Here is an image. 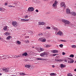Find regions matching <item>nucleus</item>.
Masks as SVG:
<instances>
[{
    "mask_svg": "<svg viewBox=\"0 0 76 76\" xmlns=\"http://www.w3.org/2000/svg\"><path fill=\"white\" fill-rule=\"evenodd\" d=\"M48 52H44L40 54V56L41 57H47L48 56Z\"/></svg>",
    "mask_w": 76,
    "mask_h": 76,
    "instance_id": "obj_1",
    "label": "nucleus"
},
{
    "mask_svg": "<svg viewBox=\"0 0 76 76\" xmlns=\"http://www.w3.org/2000/svg\"><path fill=\"white\" fill-rule=\"evenodd\" d=\"M10 71L9 68H3L2 69V72H3L4 73H7L8 72Z\"/></svg>",
    "mask_w": 76,
    "mask_h": 76,
    "instance_id": "obj_2",
    "label": "nucleus"
},
{
    "mask_svg": "<svg viewBox=\"0 0 76 76\" xmlns=\"http://www.w3.org/2000/svg\"><path fill=\"white\" fill-rule=\"evenodd\" d=\"M60 6L61 7H64V9H66V4L64 2H61L60 3Z\"/></svg>",
    "mask_w": 76,
    "mask_h": 76,
    "instance_id": "obj_3",
    "label": "nucleus"
},
{
    "mask_svg": "<svg viewBox=\"0 0 76 76\" xmlns=\"http://www.w3.org/2000/svg\"><path fill=\"white\" fill-rule=\"evenodd\" d=\"M62 21L63 22H64L65 24H66V25H69V24H70V22L67 20L62 19Z\"/></svg>",
    "mask_w": 76,
    "mask_h": 76,
    "instance_id": "obj_4",
    "label": "nucleus"
},
{
    "mask_svg": "<svg viewBox=\"0 0 76 76\" xmlns=\"http://www.w3.org/2000/svg\"><path fill=\"white\" fill-rule=\"evenodd\" d=\"M12 25L15 27L18 26V23H17V22L15 21H13L12 22Z\"/></svg>",
    "mask_w": 76,
    "mask_h": 76,
    "instance_id": "obj_5",
    "label": "nucleus"
},
{
    "mask_svg": "<svg viewBox=\"0 0 76 76\" xmlns=\"http://www.w3.org/2000/svg\"><path fill=\"white\" fill-rule=\"evenodd\" d=\"M52 1L54 2V3L53 4L52 6L53 7H55V6L57 5V4L58 2L57 1L55 0H52Z\"/></svg>",
    "mask_w": 76,
    "mask_h": 76,
    "instance_id": "obj_6",
    "label": "nucleus"
},
{
    "mask_svg": "<svg viewBox=\"0 0 76 76\" xmlns=\"http://www.w3.org/2000/svg\"><path fill=\"white\" fill-rule=\"evenodd\" d=\"M66 13L67 14H70L71 13L70 10L69 8H67L66 10Z\"/></svg>",
    "mask_w": 76,
    "mask_h": 76,
    "instance_id": "obj_7",
    "label": "nucleus"
},
{
    "mask_svg": "<svg viewBox=\"0 0 76 76\" xmlns=\"http://www.w3.org/2000/svg\"><path fill=\"white\" fill-rule=\"evenodd\" d=\"M28 34L30 35H33V34H34V31L29 30L28 31Z\"/></svg>",
    "mask_w": 76,
    "mask_h": 76,
    "instance_id": "obj_8",
    "label": "nucleus"
},
{
    "mask_svg": "<svg viewBox=\"0 0 76 76\" xmlns=\"http://www.w3.org/2000/svg\"><path fill=\"white\" fill-rule=\"evenodd\" d=\"M34 9L33 7H29L28 9V10L29 12H32L34 10Z\"/></svg>",
    "mask_w": 76,
    "mask_h": 76,
    "instance_id": "obj_9",
    "label": "nucleus"
},
{
    "mask_svg": "<svg viewBox=\"0 0 76 76\" xmlns=\"http://www.w3.org/2000/svg\"><path fill=\"white\" fill-rule=\"evenodd\" d=\"M36 59L37 60H43V61L46 60V59L41 58H37Z\"/></svg>",
    "mask_w": 76,
    "mask_h": 76,
    "instance_id": "obj_10",
    "label": "nucleus"
},
{
    "mask_svg": "<svg viewBox=\"0 0 76 76\" xmlns=\"http://www.w3.org/2000/svg\"><path fill=\"white\" fill-rule=\"evenodd\" d=\"M20 57V55H16L14 56H13V58H18Z\"/></svg>",
    "mask_w": 76,
    "mask_h": 76,
    "instance_id": "obj_11",
    "label": "nucleus"
},
{
    "mask_svg": "<svg viewBox=\"0 0 76 76\" xmlns=\"http://www.w3.org/2000/svg\"><path fill=\"white\" fill-rule=\"evenodd\" d=\"M70 14H71V15H72V16H75L76 15V13L74 12H71Z\"/></svg>",
    "mask_w": 76,
    "mask_h": 76,
    "instance_id": "obj_12",
    "label": "nucleus"
},
{
    "mask_svg": "<svg viewBox=\"0 0 76 76\" xmlns=\"http://www.w3.org/2000/svg\"><path fill=\"white\" fill-rule=\"evenodd\" d=\"M57 34L59 35H61L63 34V32L61 31H59L58 33H57Z\"/></svg>",
    "mask_w": 76,
    "mask_h": 76,
    "instance_id": "obj_13",
    "label": "nucleus"
},
{
    "mask_svg": "<svg viewBox=\"0 0 76 76\" xmlns=\"http://www.w3.org/2000/svg\"><path fill=\"white\" fill-rule=\"evenodd\" d=\"M52 29H54V30H55V31H58V29L55 27V26H52Z\"/></svg>",
    "mask_w": 76,
    "mask_h": 76,
    "instance_id": "obj_14",
    "label": "nucleus"
},
{
    "mask_svg": "<svg viewBox=\"0 0 76 76\" xmlns=\"http://www.w3.org/2000/svg\"><path fill=\"white\" fill-rule=\"evenodd\" d=\"M15 43L17 44H19V45H20V44H21V42H20L19 40H18L17 41H16Z\"/></svg>",
    "mask_w": 76,
    "mask_h": 76,
    "instance_id": "obj_15",
    "label": "nucleus"
},
{
    "mask_svg": "<svg viewBox=\"0 0 76 76\" xmlns=\"http://www.w3.org/2000/svg\"><path fill=\"white\" fill-rule=\"evenodd\" d=\"M39 24L40 25H44L45 24V23H44L43 22H39Z\"/></svg>",
    "mask_w": 76,
    "mask_h": 76,
    "instance_id": "obj_16",
    "label": "nucleus"
},
{
    "mask_svg": "<svg viewBox=\"0 0 76 76\" xmlns=\"http://www.w3.org/2000/svg\"><path fill=\"white\" fill-rule=\"evenodd\" d=\"M25 67L26 68H28V69H29V68L31 67V65L26 64L25 66Z\"/></svg>",
    "mask_w": 76,
    "mask_h": 76,
    "instance_id": "obj_17",
    "label": "nucleus"
},
{
    "mask_svg": "<svg viewBox=\"0 0 76 76\" xmlns=\"http://www.w3.org/2000/svg\"><path fill=\"white\" fill-rule=\"evenodd\" d=\"M22 56H28V53H27L25 52L23 53Z\"/></svg>",
    "mask_w": 76,
    "mask_h": 76,
    "instance_id": "obj_18",
    "label": "nucleus"
},
{
    "mask_svg": "<svg viewBox=\"0 0 76 76\" xmlns=\"http://www.w3.org/2000/svg\"><path fill=\"white\" fill-rule=\"evenodd\" d=\"M19 73L20 75V76H25V75H26V74H25L23 73Z\"/></svg>",
    "mask_w": 76,
    "mask_h": 76,
    "instance_id": "obj_19",
    "label": "nucleus"
},
{
    "mask_svg": "<svg viewBox=\"0 0 76 76\" xmlns=\"http://www.w3.org/2000/svg\"><path fill=\"white\" fill-rule=\"evenodd\" d=\"M53 53H58V50H54L53 51Z\"/></svg>",
    "mask_w": 76,
    "mask_h": 76,
    "instance_id": "obj_20",
    "label": "nucleus"
},
{
    "mask_svg": "<svg viewBox=\"0 0 76 76\" xmlns=\"http://www.w3.org/2000/svg\"><path fill=\"white\" fill-rule=\"evenodd\" d=\"M8 27V26H4L3 28V30L4 31H6L7 29V28Z\"/></svg>",
    "mask_w": 76,
    "mask_h": 76,
    "instance_id": "obj_21",
    "label": "nucleus"
},
{
    "mask_svg": "<svg viewBox=\"0 0 76 76\" xmlns=\"http://www.w3.org/2000/svg\"><path fill=\"white\" fill-rule=\"evenodd\" d=\"M0 11H1V12H4V8H0Z\"/></svg>",
    "mask_w": 76,
    "mask_h": 76,
    "instance_id": "obj_22",
    "label": "nucleus"
},
{
    "mask_svg": "<svg viewBox=\"0 0 76 76\" xmlns=\"http://www.w3.org/2000/svg\"><path fill=\"white\" fill-rule=\"evenodd\" d=\"M55 61H59L60 62L62 61V60H61V59H56Z\"/></svg>",
    "mask_w": 76,
    "mask_h": 76,
    "instance_id": "obj_23",
    "label": "nucleus"
},
{
    "mask_svg": "<svg viewBox=\"0 0 76 76\" xmlns=\"http://www.w3.org/2000/svg\"><path fill=\"white\" fill-rule=\"evenodd\" d=\"M69 58H66V59L64 61H65V62H67V61H68V60L69 61Z\"/></svg>",
    "mask_w": 76,
    "mask_h": 76,
    "instance_id": "obj_24",
    "label": "nucleus"
},
{
    "mask_svg": "<svg viewBox=\"0 0 76 76\" xmlns=\"http://www.w3.org/2000/svg\"><path fill=\"white\" fill-rule=\"evenodd\" d=\"M11 37V36H9L8 37H7V39L9 40L10 39Z\"/></svg>",
    "mask_w": 76,
    "mask_h": 76,
    "instance_id": "obj_25",
    "label": "nucleus"
},
{
    "mask_svg": "<svg viewBox=\"0 0 76 76\" xmlns=\"http://www.w3.org/2000/svg\"><path fill=\"white\" fill-rule=\"evenodd\" d=\"M61 68L64 67H65V65H63V64H61Z\"/></svg>",
    "mask_w": 76,
    "mask_h": 76,
    "instance_id": "obj_26",
    "label": "nucleus"
},
{
    "mask_svg": "<svg viewBox=\"0 0 76 76\" xmlns=\"http://www.w3.org/2000/svg\"><path fill=\"white\" fill-rule=\"evenodd\" d=\"M38 35L40 37H41V36H42V33H40L39 34H38Z\"/></svg>",
    "mask_w": 76,
    "mask_h": 76,
    "instance_id": "obj_27",
    "label": "nucleus"
},
{
    "mask_svg": "<svg viewBox=\"0 0 76 76\" xmlns=\"http://www.w3.org/2000/svg\"><path fill=\"white\" fill-rule=\"evenodd\" d=\"M40 52H41V51H43L44 50V48H40Z\"/></svg>",
    "mask_w": 76,
    "mask_h": 76,
    "instance_id": "obj_28",
    "label": "nucleus"
},
{
    "mask_svg": "<svg viewBox=\"0 0 76 76\" xmlns=\"http://www.w3.org/2000/svg\"><path fill=\"white\" fill-rule=\"evenodd\" d=\"M60 41L61 42H66V40H61Z\"/></svg>",
    "mask_w": 76,
    "mask_h": 76,
    "instance_id": "obj_29",
    "label": "nucleus"
},
{
    "mask_svg": "<svg viewBox=\"0 0 76 76\" xmlns=\"http://www.w3.org/2000/svg\"><path fill=\"white\" fill-rule=\"evenodd\" d=\"M46 41V39H42V41L43 42H45Z\"/></svg>",
    "mask_w": 76,
    "mask_h": 76,
    "instance_id": "obj_30",
    "label": "nucleus"
},
{
    "mask_svg": "<svg viewBox=\"0 0 76 76\" xmlns=\"http://www.w3.org/2000/svg\"><path fill=\"white\" fill-rule=\"evenodd\" d=\"M51 28V27H49L48 26H47L46 28V29H50Z\"/></svg>",
    "mask_w": 76,
    "mask_h": 76,
    "instance_id": "obj_31",
    "label": "nucleus"
},
{
    "mask_svg": "<svg viewBox=\"0 0 76 76\" xmlns=\"http://www.w3.org/2000/svg\"><path fill=\"white\" fill-rule=\"evenodd\" d=\"M43 38L41 37L39 38V40H40V41H41V42H42V39H43Z\"/></svg>",
    "mask_w": 76,
    "mask_h": 76,
    "instance_id": "obj_32",
    "label": "nucleus"
},
{
    "mask_svg": "<svg viewBox=\"0 0 76 76\" xmlns=\"http://www.w3.org/2000/svg\"><path fill=\"white\" fill-rule=\"evenodd\" d=\"M71 58H69V60H68V63H70V61H71Z\"/></svg>",
    "mask_w": 76,
    "mask_h": 76,
    "instance_id": "obj_33",
    "label": "nucleus"
},
{
    "mask_svg": "<svg viewBox=\"0 0 76 76\" xmlns=\"http://www.w3.org/2000/svg\"><path fill=\"white\" fill-rule=\"evenodd\" d=\"M73 62H74V61L71 59V61L70 62V63H73Z\"/></svg>",
    "mask_w": 76,
    "mask_h": 76,
    "instance_id": "obj_34",
    "label": "nucleus"
},
{
    "mask_svg": "<svg viewBox=\"0 0 76 76\" xmlns=\"http://www.w3.org/2000/svg\"><path fill=\"white\" fill-rule=\"evenodd\" d=\"M67 76H73L71 73H68L67 75Z\"/></svg>",
    "mask_w": 76,
    "mask_h": 76,
    "instance_id": "obj_35",
    "label": "nucleus"
},
{
    "mask_svg": "<svg viewBox=\"0 0 76 76\" xmlns=\"http://www.w3.org/2000/svg\"><path fill=\"white\" fill-rule=\"evenodd\" d=\"M28 18V15H26V16H24V19H27Z\"/></svg>",
    "mask_w": 76,
    "mask_h": 76,
    "instance_id": "obj_36",
    "label": "nucleus"
},
{
    "mask_svg": "<svg viewBox=\"0 0 76 76\" xmlns=\"http://www.w3.org/2000/svg\"><path fill=\"white\" fill-rule=\"evenodd\" d=\"M5 35H6V36H8L9 35V33L8 32H6L5 33Z\"/></svg>",
    "mask_w": 76,
    "mask_h": 76,
    "instance_id": "obj_37",
    "label": "nucleus"
},
{
    "mask_svg": "<svg viewBox=\"0 0 76 76\" xmlns=\"http://www.w3.org/2000/svg\"><path fill=\"white\" fill-rule=\"evenodd\" d=\"M70 57H72V58H73L74 57V55L73 54H71L70 56Z\"/></svg>",
    "mask_w": 76,
    "mask_h": 76,
    "instance_id": "obj_38",
    "label": "nucleus"
},
{
    "mask_svg": "<svg viewBox=\"0 0 76 76\" xmlns=\"http://www.w3.org/2000/svg\"><path fill=\"white\" fill-rule=\"evenodd\" d=\"M50 76H54L55 75V74L54 73H52L50 74Z\"/></svg>",
    "mask_w": 76,
    "mask_h": 76,
    "instance_id": "obj_39",
    "label": "nucleus"
},
{
    "mask_svg": "<svg viewBox=\"0 0 76 76\" xmlns=\"http://www.w3.org/2000/svg\"><path fill=\"white\" fill-rule=\"evenodd\" d=\"M29 41V40H24V42H26V43H28Z\"/></svg>",
    "mask_w": 76,
    "mask_h": 76,
    "instance_id": "obj_40",
    "label": "nucleus"
},
{
    "mask_svg": "<svg viewBox=\"0 0 76 76\" xmlns=\"http://www.w3.org/2000/svg\"><path fill=\"white\" fill-rule=\"evenodd\" d=\"M21 20L22 21V22H25V19H21Z\"/></svg>",
    "mask_w": 76,
    "mask_h": 76,
    "instance_id": "obj_41",
    "label": "nucleus"
},
{
    "mask_svg": "<svg viewBox=\"0 0 76 76\" xmlns=\"http://www.w3.org/2000/svg\"><path fill=\"white\" fill-rule=\"evenodd\" d=\"M8 7H15V6H13L12 5H10Z\"/></svg>",
    "mask_w": 76,
    "mask_h": 76,
    "instance_id": "obj_42",
    "label": "nucleus"
},
{
    "mask_svg": "<svg viewBox=\"0 0 76 76\" xmlns=\"http://www.w3.org/2000/svg\"><path fill=\"white\" fill-rule=\"evenodd\" d=\"M45 47H46V48H48V47H50V46L48 45H46Z\"/></svg>",
    "mask_w": 76,
    "mask_h": 76,
    "instance_id": "obj_43",
    "label": "nucleus"
},
{
    "mask_svg": "<svg viewBox=\"0 0 76 76\" xmlns=\"http://www.w3.org/2000/svg\"><path fill=\"white\" fill-rule=\"evenodd\" d=\"M37 50L38 51V52H41V50H40V49H39V48L37 49Z\"/></svg>",
    "mask_w": 76,
    "mask_h": 76,
    "instance_id": "obj_44",
    "label": "nucleus"
},
{
    "mask_svg": "<svg viewBox=\"0 0 76 76\" xmlns=\"http://www.w3.org/2000/svg\"><path fill=\"white\" fill-rule=\"evenodd\" d=\"M72 48H76V45H72Z\"/></svg>",
    "mask_w": 76,
    "mask_h": 76,
    "instance_id": "obj_45",
    "label": "nucleus"
},
{
    "mask_svg": "<svg viewBox=\"0 0 76 76\" xmlns=\"http://www.w3.org/2000/svg\"><path fill=\"white\" fill-rule=\"evenodd\" d=\"M59 46L60 47H63V44H60V45H59Z\"/></svg>",
    "mask_w": 76,
    "mask_h": 76,
    "instance_id": "obj_46",
    "label": "nucleus"
},
{
    "mask_svg": "<svg viewBox=\"0 0 76 76\" xmlns=\"http://www.w3.org/2000/svg\"><path fill=\"white\" fill-rule=\"evenodd\" d=\"M73 26H74V25L72 24H71V27H73Z\"/></svg>",
    "mask_w": 76,
    "mask_h": 76,
    "instance_id": "obj_47",
    "label": "nucleus"
},
{
    "mask_svg": "<svg viewBox=\"0 0 76 76\" xmlns=\"http://www.w3.org/2000/svg\"><path fill=\"white\" fill-rule=\"evenodd\" d=\"M7 57V56H6V55H3L2 56V57Z\"/></svg>",
    "mask_w": 76,
    "mask_h": 76,
    "instance_id": "obj_48",
    "label": "nucleus"
},
{
    "mask_svg": "<svg viewBox=\"0 0 76 76\" xmlns=\"http://www.w3.org/2000/svg\"><path fill=\"white\" fill-rule=\"evenodd\" d=\"M56 55H57V54H53L52 56H56Z\"/></svg>",
    "mask_w": 76,
    "mask_h": 76,
    "instance_id": "obj_49",
    "label": "nucleus"
},
{
    "mask_svg": "<svg viewBox=\"0 0 76 76\" xmlns=\"http://www.w3.org/2000/svg\"><path fill=\"white\" fill-rule=\"evenodd\" d=\"M47 35H48V33H45V35L47 37Z\"/></svg>",
    "mask_w": 76,
    "mask_h": 76,
    "instance_id": "obj_50",
    "label": "nucleus"
},
{
    "mask_svg": "<svg viewBox=\"0 0 76 76\" xmlns=\"http://www.w3.org/2000/svg\"><path fill=\"white\" fill-rule=\"evenodd\" d=\"M7 3H5L4 6H7Z\"/></svg>",
    "mask_w": 76,
    "mask_h": 76,
    "instance_id": "obj_51",
    "label": "nucleus"
},
{
    "mask_svg": "<svg viewBox=\"0 0 76 76\" xmlns=\"http://www.w3.org/2000/svg\"><path fill=\"white\" fill-rule=\"evenodd\" d=\"M65 54H66V53H65L64 52H62L63 55H65Z\"/></svg>",
    "mask_w": 76,
    "mask_h": 76,
    "instance_id": "obj_52",
    "label": "nucleus"
},
{
    "mask_svg": "<svg viewBox=\"0 0 76 76\" xmlns=\"http://www.w3.org/2000/svg\"><path fill=\"white\" fill-rule=\"evenodd\" d=\"M35 11L36 12H39V11H38V10L37 9Z\"/></svg>",
    "mask_w": 76,
    "mask_h": 76,
    "instance_id": "obj_53",
    "label": "nucleus"
},
{
    "mask_svg": "<svg viewBox=\"0 0 76 76\" xmlns=\"http://www.w3.org/2000/svg\"><path fill=\"white\" fill-rule=\"evenodd\" d=\"M40 29H43V28H44L42 26H40Z\"/></svg>",
    "mask_w": 76,
    "mask_h": 76,
    "instance_id": "obj_54",
    "label": "nucleus"
},
{
    "mask_svg": "<svg viewBox=\"0 0 76 76\" xmlns=\"http://www.w3.org/2000/svg\"><path fill=\"white\" fill-rule=\"evenodd\" d=\"M12 57H11L10 56H9L7 57V58H12Z\"/></svg>",
    "mask_w": 76,
    "mask_h": 76,
    "instance_id": "obj_55",
    "label": "nucleus"
},
{
    "mask_svg": "<svg viewBox=\"0 0 76 76\" xmlns=\"http://www.w3.org/2000/svg\"><path fill=\"white\" fill-rule=\"evenodd\" d=\"M58 57H59V56L58 55H56V57L57 58H58Z\"/></svg>",
    "mask_w": 76,
    "mask_h": 76,
    "instance_id": "obj_56",
    "label": "nucleus"
},
{
    "mask_svg": "<svg viewBox=\"0 0 76 76\" xmlns=\"http://www.w3.org/2000/svg\"><path fill=\"white\" fill-rule=\"evenodd\" d=\"M28 20H29L25 19V21H28Z\"/></svg>",
    "mask_w": 76,
    "mask_h": 76,
    "instance_id": "obj_57",
    "label": "nucleus"
},
{
    "mask_svg": "<svg viewBox=\"0 0 76 76\" xmlns=\"http://www.w3.org/2000/svg\"><path fill=\"white\" fill-rule=\"evenodd\" d=\"M52 67H55V66H54V65H52Z\"/></svg>",
    "mask_w": 76,
    "mask_h": 76,
    "instance_id": "obj_58",
    "label": "nucleus"
},
{
    "mask_svg": "<svg viewBox=\"0 0 76 76\" xmlns=\"http://www.w3.org/2000/svg\"><path fill=\"white\" fill-rule=\"evenodd\" d=\"M2 75V74L0 73V76H1Z\"/></svg>",
    "mask_w": 76,
    "mask_h": 76,
    "instance_id": "obj_59",
    "label": "nucleus"
},
{
    "mask_svg": "<svg viewBox=\"0 0 76 76\" xmlns=\"http://www.w3.org/2000/svg\"><path fill=\"white\" fill-rule=\"evenodd\" d=\"M74 71H75V72H76V69H74Z\"/></svg>",
    "mask_w": 76,
    "mask_h": 76,
    "instance_id": "obj_60",
    "label": "nucleus"
},
{
    "mask_svg": "<svg viewBox=\"0 0 76 76\" xmlns=\"http://www.w3.org/2000/svg\"><path fill=\"white\" fill-rule=\"evenodd\" d=\"M3 59H4V60H5V59H6V58H3Z\"/></svg>",
    "mask_w": 76,
    "mask_h": 76,
    "instance_id": "obj_61",
    "label": "nucleus"
},
{
    "mask_svg": "<svg viewBox=\"0 0 76 76\" xmlns=\"http://www.w3.org/2000/svg\"><path fill=\"white\" fill-rule=\"evenodd\" d=\"M44 1H48V0H44Z\"/></svg>",
    "mask_w": 76,
    "mask_h": 76,
    "instance_id": "obj_62",
    "label": "nucleus"
},
{
    "mask_svg": "<svg viewBox=\"0 0 76 76\" xmlns=\"http://www.w3.org/2000/svg\"><path fill=\"white\" fill-rule=\"evenodd\" d=\"M27 38H29V36H27Z\"/></svg>",
    "mask_w": 76,
    "mask_h": 76,
    "instance_id": "obj_63",
    "label": "nucleus"
},
{
    "mask_svg": "<svg viewBox=\"0 0 76 76\" xmlns=\"http://www.w3.org/2000/svg\"><path fill=\"white\" fill-rule=\"evenodd\" d=\"M32 48H34V46H33Z\"/></svg>",
    "mask_w": 76,
    "mask_h": 76,
    "instance_id": "obj_64",
    "label": "nucleus"
}]
</instances>
